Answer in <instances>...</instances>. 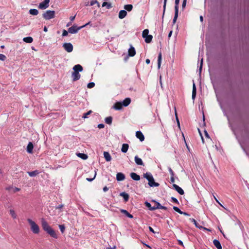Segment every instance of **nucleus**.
<instances>
[{"mask_svg":"<svg viewBox=\"0 0 249 249\" xmlns=\"http://www.w3.org/2000/svg\"><path fill=\"white\" fill-rule=\"evenodd\" d=\"M41 224L43 229L47 232L51 236L57 238V236L55 231L48 225L47 221L44 218L41 219Z\"/></svg>","mask_w":249,"mask_h":249,"instance_id":"obj_1","label":"nucleus"},{"mask_svg":"<svg viewBox=\"0 0 249 249\" xmlns=\"http://www.w3.org/2000/svg\"><path fill=\"white\" fill-rule=\"evenodd\" d=\"M27 221L31 226V229L32 232L35 234H38L39 232L38 226L31 219H28Z\"/></svg>","mask_w":249,"mask_h":249,"instance_id":"obj_2","label":"nucleus"},{"mask_svg":"<svg viewBox=\"0 0 249 249\" xmlns=\"http://www.w3.org/2000/svg\"><path fill=\"white\" fill-rule=\"evenodd\" d=\"M42 17L46 20L52 19L55 17V11L53 10H47L43 14Z\"/></svg>","mask_w":249,"mask_h":249,"instance_id":"obj_3","label":"nucleus"},{"mask_svg":"<svg viewBox=\"0 0 249 249\" xmlns=\"http://www.w3.org/2000/svg\"><path fill=\"white\" fill-rule=\"evenodd\" d=\"M180 0H175V16L173 20V23L175 24L177 21V19L178 15V5Z\"/></svg>","mask_w":249,"mask_h":249,"instance_id":"obj_4","label":"nucleus"},{"mask_svg":"<svg viewBox=\"0 0 249 249\" xmlns=\"http://www.w3.org/2000/svg\"><path fill=\"white\" fill-rule=\"evenodd\" d=\"M153 202H154L155 204L153 206H152V208H151V210H155L156 209H162L166 210L167 209V207L161 205V204L159 202L155 200H153Z\"/></svg>","mask_w":249,"mask_h":249,"instance_id":"obj_5","label":"nucleus"},{"mask_svg":"<svg viewBox=\"0 0 249 249\" xmlns=\"http://www.w3.org/2000/svg\"><path fill=\"white\" fill-rule=\"evenodd\" d=\"M63 47L68 53H71L73 51V45L71 43H64Z\"/></svg>","mask_w":249,"mask_h":249,"instance_id":"obj_6","label":"nucleus"},{"mask_svg":"<svg viewBox=\"0 0 249 249\" xmlns=\"http://www.w3.org/2000/svg\"><path fill=\"white\" fill-rule=\"evenodd\" d=\"M81 29H82L81 26L77 27L76 25H73L68 29V32L71 34H76Z\"/></svg>","mask_w":249,"mask_h":249,"instance_id":"obj_7","label":"nucleus"},{"mask_svg":"<svg viewBox=\"0 0 249 249\" xmlns=\"http://www.w3.org/2000/svg\"><path fill=\"white\" fill-rule=\"evenodd\" d=\"M50 0H44L39 4L38 8L40 9H45L49 6Z\"/></svg>","mask_w":249,"mask_h":249,"instance_id":"obj_8","label":"nucleus"},{"mask_svg":"<svg viewBox=\"0 0 249 249\" xmlns=\"http://www.w3.org/2000/svg\"><path fill=\"white\" fill-rule=\"evenodd\" d=\"M189 220L190 221H191L192 222H193L195 225V226H196V228H199L200 229H203L204 230H207V231H211V230L209 229H207L206 228H204V227H203L202 226H199V224L194 218H190Z\"/></svg>","mask_w":249,"mask_h":249,"instance_id":"obj_9","label":"nucleus"},{"mask_svg":"<svg viewBox=\"0 0 249 249\" xmlns=\"http://www.w3.org/2000/svg\"><path fill=\"white\" fill-rule=\"evenodd\" d=\"M173 188L180 195H183L184 194L183 190L176 184H173Z\"/></svg>","mask_w":249,"mask_h":249,"instance_id":"obj_10","label":"nucleus"},{"mask_svg":"<svg viewBox=\"0 0 249 249\" xmlns=\"http://www.w3.org/2000/svg\"><path fill=\"white\" fill-rule=\"evenodd\" d=\"M71 77L72 78V80L73 81H76L80 78L81 75H80V74H79V72L73 71L72 73Z\"/></svg>","mask_w":249,"mask_h":249,"instance_id":"obj_11","label":"nucleus"},{"mask_svg":"<svg viewBox=\"0 0 249 249\" xmlns=\"http://www.w3.org/2000/svg\"><path fill=\"white\" fill-rule=\"evenodd\" d=\"M136 136L141 142H142L144 140V136L141 131H137L136 132Z\"/></svg>","mask_w":249,"mask_h":249,"instance_id":"obj_12","label":"nucleus"},{"mask_svg":"<svg viewBox=\"0 0 249 249\" xmlns=\"http://www.w3.org/2000/svg\"><path fill=\"white\" fill-rule=\"evenodd\" d=\"M148 184L150 187H158L160 186V184L158 182H156L155 181L154 178L149 180V181L148 183Z\"/></svg>","mask_w":249,"mask_h":249,"instance_id":"obj_13","label":"nucleus"},{"mask_svg":"<svg viewBox=\"0 0 249 249\" xmlns=\"http://www.w3.org/2000/svg\"><path fill=\"white\" fill-rule=\"evenodd\" d=\"M125 179V176L122 173H118L116 175V179L118 181H123Z\"/></svg>","mask_w":249,"mask_h":249,"instance_id":"obj_14","label":"nucleus"},{"mask_svg":"<svg viewBox=\"0 0 249 249\" xmlns=\"http://www.w3.org/2000/svg\"><path fill=\"white\" fill-rule=\"evenodd\" d=\"M72 69L74 71H73L77 72H81V71H83V67H82L81 65H80L79 64H77V65H75L73 67Z\"/></svg>","mask_w":249,"mask_h":249,"instance_id":"obj_15","label":"nucleus"},{"mask_svg":"<svg viewBox=\"0 0 249 249\" xmlns=\"http://www.w3.org/2000/svg\"><path fill=\"white\" fill-rule=\"evenodd\" d=\"M112 108L117 110H121L123 108L122 103L120 102H117L112 107Z\"/></svg>","mask_w":249,"mask_h":249,"instance_id":"obj_16","label":"nucleus"},{"mask_svg":"<svg viewBox=\"0 0 249 249\" xmlns=\"http://www.w3.org/2000/svg\"><path fill=\"white\" fill-rule=\"evenodd\" d=\"M136 163L138 165L144 166V163L142 160L138 156H136L134 158Z\"/></svg>","mask_w":249,"mask_h":249,"instance_id":"obj_17","label":"nucleus"},{"mask_svg":"<svg viewBox=\"0 0 249 249\" xmlns=\"http://www.w3.org/2000/svg\"><path fill=\"white\" fill-rule=\"evenodd\" d=\"M126 15L127 12L124 10H122L119 13L118 17L120 19H123L126 17Z\"/></svg>","mask_w":249,"mask_h":249,"instance_id":"obj_18","label":"nucleus"},{"mask_svg":"<svg viewBox=\"0 0 249 249\" xmlns=\"http://www.w3.org/2000/svg\"><path fill=\"white\" fill-rule=\"evenodd\" d=\"M136 54V51L135 48L131 46L128 50V55L131 57L134 56Z\"/></svg>","mask_w":249,"mask_h":249,"instance_id":"obj_19","label":"nucleus"},{"mask_svg":"<svg viewBox=\"0 0 249 249\" xmlns=\"http://www.w3.org/2000/svg\"><path fill=\"white\" fill-rule=\"evenodd\" d=\"M34 148V145L32 142H29L27 145V151L29 153H33V149Z\"/></svg>","mask_w":249,"mask_h":249,"instance_id":"obj_20","label":"nucleus"},{"mask_svg":"<svg viewBox=\"0 0 249 249\" xmlns=\"http://www.w3.org/2000/svg\"><path fill=\"white\" fill-rule=\"evenodd\" d=\"M131 103V99L130 98H126L122 102V105L125 107H127Z\"/></svg>","mask_w":249,"mask_h":249,"instance_id":"obj_21","label":"nucleus"},{"mask_svg":"<svg viewBox=\"0 0 249 249\" xmlns=\"http://www.w3.org/2000/svg\"><path fill=\"white\" fill-rule=\"evenodd\" d=\"M213 244L217 249H222V246L219 240L217 239L213 240Z\"/></svg>","mask_w":249,"mask_h":249,"instance_id":"obj_22","label":"nucleus"},{"mask_svg":"<svg viewBox=\"0 0 249 249\" xmlns=\"http://www.w3.org/2000/svg\"><path fill=\"white\" fill-rule=\"evenodd\" d=\"M131 178L134 180L138 181L140 179V177L135 173H131L130 174Z\"/></svg>","mask_w":249,"mask_h":249,"instance_id":"obj_23","label":"nucleus"},{"mask_svg":"<svg viewBox=\"0 0 249 249\" xmlns=\"http://www.w3.org/2000/svg\"><path fill=\"white\" fill-rule=\"evenodd\" d=\"M143 177L145 178L148 181V182L150 180L153 178L152 175L149 172H146V173H144L143 174Z\"/></svg>","mask_w":249,"mask_h":249,"instance_id":"obj_24","label":"nucleus"},{"mask_svg":"<svg viewBox=\"0 0 249 249\" xmlns=\"http://www.w3.org/2000/svg\"><path fill=\"white\" fill-rule=\"evenodd\" d=\"M129 147V145L127 143H124L121 148V151L123 153H125L127 151Z\"/></svg>","mask_w":249,"mask_h":249,"instance_id":"obj_25","label":"nucleus"},{"mask_svg":"<svg viewBox=\"0 0 249 249\" xmlns=\"http://www.w3.org/2000/svg\"><path fill=\"white\" fill-rule=\"evenodd\" d=\"M196 87L195 84L194 83L193 85V90H192V98L193 100H194L196 98Z\"/></svg>","mask_w":249,"mask_h":249,"instance_id":"obj_26","label":"nucleus"},{"mask_svg":"<svg viewBox=\"0 0 249 249\" xmlns=\"http://www.w3.org/2000/svg\"><path fill=\"white\" fill-rule=\"evenodd\" d=\"M104 156L107 161H110L111 160V157L108 152L105 151L104 152Z\"/></svg>","mask_w":249,"mask_h":249,"instance_id":"obj_27","label":"nucleus"},{"mask_svg":"<svg viewBox=\"0 0 249 249\" xmlns=\"http://www.w3.org/2000/svg\"><path fill=\"white\" fill-rule=\"evenodd\" d=\"M120 196L123 197L124 201L127 202L129 199V195L125 192H122L120 194Z\"/></svg>","mask_w":249,"mask_h":249,"instance_id":"obj_28","label":"nucleus"},{"mask_svg":"<svg viewBox=\"0 0 249 249\" xmlns=\"http://www.w3.org/2000/svg\"><path fill=\"white\" fill-rule=\"evenodd\" d=\"M121 212L125 214L126 216H127L128 217L130 218H132L133 217V216L130 214V213H129L126 210H124V209H121L120 210Z\"/></svg>","mask_w":249,"mask_h":249,"instance_id":"obj_29","label":"nucleus"},{"mask_svg":"<svg viewBox=\"0 0 249 249\" xmlns=\"http://www.w3.org/2000/svg\"><path fill=\"white\" fill-rule=\"evenodd\" d=\"M24 42L27 43H31L33 41V39L31 36L25 37L23 38Z\"/></svg>","mask_w":249,"mask_h":249,"instance_id":"obj_30","label":"nucleus"},{"mask_svg":"<svg viewBox=\"0 0 249 249\" xmlns=\"http://www.w3.org/2000/svg\"><path fill=\"white\" fill-rule=\"evenodd\" d=\"M124 8L126 11L130 12L133 9V5L132 4H126L124 5Z\"/></svg>","mask_w":249,"mask_h":249,"instance_id":"obj_31","label":"nucleus"},{"mask_svg":"<svg viewBox=\"0 0 249 249\" xmlns=\"http://www.w3.org/2000/svg\"><path fill=\"white\" fill-rule=\"evenodd\" d=\"M162 55L161 53H160L158 55V68L159 69L160 67L161 62Z\"/></svg>","mask_w":249,"mask_h":249,"instance_id":"obj_32","label":"nucleus"},{"mask_svg":"<svg viewBox=\"0 0 249 249\" xmlns=\"http://www.w3.org/2000/svg\"><path fill=\"white\" fill-rule=\"evenodd\" d=\"M29 13L32 15L36 16L38 14V11L36 9H31Z\"/></svg>","mask_w":249,"mask_h":249,"instance_id":"obj_33","label":"nucleus"},{"mask_svg":"<svg viewBox=\"0 0 249 249\" xmlns=\"http://www.w3.org/2000/svg\"><path fill=\"white\" fill-rule=\"evenodd\" d=\"M76 155L79 158H80L83 160H87L88 158V155L84 153H79L77 154Z\"/></svg>","mask_w":249,"mask_h":249,"instance_id":"obj_34","label":"nucleus"},{"mask_svg":"<svg viewBox=\"0 0 249 249\" xmlns=\"http://www.w3.org/2000/svg\"><path fill=\"white\" fill-rule=\"evenodd\" d=\"M153 36L152 35H148L146 37H144L145 39V42L147 43H149L151 42Z\"/></svg>","mask_w":249,"mask_h":249,"instance_id":"obj_35","label":"nucleus"},{"mask_svg":"<svg viewBox=\"0 0 249 249\" xmlns=\"http://www.w3.org/2000/svg\"><path fill=\"white\" fill-rule=\"evenodd\" d=\"M27 173L30 177H35L39 174L37 170H35L32 172H28Z\"/></svg>","mask_w":249,"mask_h":249,"instance_id":"obj_36","label":"nucleus"},{"mask_svg":"<svg viewBox=\"0 0 249 249\" xmlns=\"http://www.w3.org/2000/svg\"><path fill=\"white\" fill-rule=\"evenodd\" d=\"M105 121L106 123H107V124H111L112 121V118L111 116L107 117L105 118Z\"/></svg>","mask_w":249,"mask_h":249,"instance_id":"obj_37","label":"nucleus"},{"mask_svg":"<svg viewBox=\"0 0 249 249\" xmlns=\"http://www.w3.org/2000/svg\"><path fill=\"white\" fill-rule=\"evenodd\" d=\"M106 6L107 9H110L112 7V4L107 2H104L102 4V7Z\"/></svg>","mask_w":249,"mask_h":249,"instance_id":"obj_38","label":"nucleus"},{"mask_svg":"<svg viewBox=\"0 0 249 249\" xmlns=\"http://www.w3.org/2000/svg\"><path fill=\"white\" fill-rule=\"evenodd\" d=\"M9 213H10V214H11V215L12 216V217L14 219H16L17 218V215L15 213V211L13 210H12V209L10 210Z\"/></svg>","mask_w":249,"mask_h":249,"instance_id":"obj_39","label":"nucleus"},{"mask_svg":"<svg viewBox=\"0 0 249 249\" xmlns=\"http://www.w3.org/2000/svg\"><path fill=\"white\" fill-rule=\"evenodd\" d=\"M149 30L148 29H144L142 33V37L144 38L148 35Z\"/></svg>","mask_w":249,"mask_h":249,"instance_id":"obj_40","label":"nucleus"},{"mask_svg":"<svg viewBox=\"0 0 249 249\" xmlns=\"http://www.w3.org/2000/svg\"><path fill=\"white\" fill-rule=\"evenodd\" d=\"M96 171L95 170L94 171V176H93V177L92 178H86V180L88 181H92V180H93L94 179V178H95L96 177Z\"/></svg>","mask_w":249,"mask_h":249,"instance_id":"obj_41","label":"nucleus"},{"mask_svg":"<svg viewBox=\"0 0 249 249\" xmlns=\"http://www.w3.org/2000/svg\"><path fill=\"white\" fill-rule=\"evenodd\" d=\"M97 3L98 4V6L99 7L100 6V4L96 0H93L92 1H90V5L91 6H93L95 4Z\"/></svg>","mask_w":249,"mask_h":249,"instance_id":"obj_42","label":"nucleus"},{"mask_svg":"<svg viewBox=\"0 0 249 249\" xmlns=\"http://www.w3.org/2000/svg\"><path fill=\"white\" fill-rule=\"evenodd\" d=\"M95 86V83L94 82H90L88 84L87 87L89 89L93 88Z\"/></svg>","mask_w":249,"mask_h":249,"instance_id":"obj_43","label":"nucleus"},{"mask_svg":"<svg viewBox=\"0 0 249 249\" xmlns=\"http://www.w3.org/2000/svg\"><path fill=\"white\" fill-rule=\"evenodd\" d=\"M167 0H164L163 11V15H162V18H163L164 15V13H165V11Z\"/></svg>","mask_w":249,"mask_h":249,"instance_id":"obj_44","label":"nucleus"},{"mask_svg":"<svg viewBox=\"0 0 249 249\" xmlns=\"http://www.w3.org/2000/svg\"><path fill=\"white\" fill-rule=\"evenodd\" d=\"M59 228L60 229V231L62 233H63L65 231V227L64 225H60L59 226Z\"/></svg>","mask_w":249,"mask_h":249,"instance_id":"obj_45","label":"nucleus"},{"mask_svg":"<svg viewBox=\"0 0 249 249\" xmlns=\"http://www.w3.org/2000/svg\"><path fill=\"white\" fill-rule=\"evenodd\" d=\"M173 209L177 212L178 213H179L181 214L182 212L178 207L177 206H174Z\"/></svg>","mask_w":249,"mask_h":249,"instance_id":"obj_46","label":"nucleus"},{"mask_svg":"<svg viewBox=\"0 0 249 249\" xmlns=\"http://www.w3.org/2000/svg\"><path fill=\"white\" fill-rule=\"evenodd\" d=\"M203 62V58H201V61H200V66H199V71L200 74L201 72L202 69Z\"/></svg>","mask_w":249,"mask_h":249,"instance_id":"obj_47","label":"nucleus"},{"mask_svg":"<svg viewBox=\"0 0 249 249\" xmlns=\"http://www.w3.org/2000/svg\"><path fill=\"white\" fill-rule=\"evenodd\" d=\"M92 112V111L91 110H89V111H88L87 113H84L83 115V118H87V116L90 114V113Z\"/></svg>","mask_w":249,"mask_h":249,"instance_id":"obj_48","label":"nucleus"},{"mask_svg":"<svg viewBox=\"0 0 249 249\" xmlns=\"http://www.w3.org/2000/svg\"><path fill=\"white\" fill-rule=\"evenodd\" d=\"M145 205L147 208H148L149 210H150L151 211H153L151 209V208H152V207L151 206V205L149 202H148L147 201L145 202Z\"/></svg>","mask_w":249,"mask_h":249,"instance_id":"obj_49","label":"nucleus"},{"mask_svg":"<svg viewBox=\"0 0 249 249\" xmlns=\"http://www.w3.org/2000/svg\"><path fill=\"white\" fill-rule=\"evenodd\" d=\"M6 56L3 54L0 53V60L1 61H4L6 59Z\"/></svg>","mask_w":249,"mask_h":249,"instance_id":"obj_50","label":"nucleus"},{"mask_svg":"<svg viewBox=\"0 0 249 249\" xmlns=\"http://www.w3.org/2000/svg\"><path fill=\"white\" fill-rule=\"evenodd\" d=\"M168 169L169 172L171 177L174 176V175H175L173 171L172 170V169H171V168L170 167H168Z\"/></svg>","mask_w":249,"mask_h":249,"instance_id":"obj_51","label":"nucleus"},{"mask_svg":"<svg viewBox=\"0 0 249 249\" xmlns=\"http://www.w3.org/2000/svg\"><path fill=\"white\" fill-rule=\"evenodd\" d=\"M171 199L174 203H176V204H179L178 201L176 198H175L174 197H172Z\"/></svg>","mask_w":249,"mask_h":249,"instance_id":"obj_52","label":"nucleus"},{"mask_svg":"<svg viewBox=\"0 0 249 249\" xmlns=\"http://www.w3.org/2000/svg\"><path fill=\"white\" fill-rule=\"evenodd\" d=\"M68 32H69L67 31L66 30H64L63 31L62 36H67L68 35Z\"/></svg>","mask_w":249,"mask_h":249,"instance_id":"obj_53","label":"nucleus"},{"mask_svg":"<svg viewBox=\"0 0 249 249\" xmlns=\"http://www.w3.org/2000/svg\"><path fill=\"white\" fill-rule=\"evenodd\" d=\"M187 0H183L182 4V7L183 9L186 5Z\"/></svg>","mask_w":249,"mask_h":249,"instance_id":"obj_54","label":"nucleus"},{"mask_svg":"<svg viewBox=\"0 0 249 249\" xmlns=\"http://www.w3.org/2000/svg\"><path fill=\"white\" fill-rule=\"evenodd\" d=\"M105 127V125L103 124H100L98 125V127L100 129L103 128Z\"/></svg>","mask_w":249,"mask_h":249,"instance_id":"obj_55","label":"nucleus"},{"mask_svg":"<svg viewBox=\"0 0 249 249\" xmlns=\"http://www.w3.org/2000/svg\"><path fill=\"white\" fill-rule=\"evenodd\" d=\"M64 207V205L63 204L59 205L57 206H56L55 209H61Z\"/></svg>","mask_w":249,"mask_h":249,"instance_id":"obj_56","label":"nucleus"},{"mask_svg":"<svg viewBox=\"0 0 249 249\" xmlns=\"http://www.w3.org/2000/svg\"><path fill=\"white\" fill-rule=\"evenodd\" d=\"M176 120H177V123H178V125L179 127L180 126V124H179V120L178 119V117L177 116V115L176 113Z\"/></svg>","mask_w":249,"mask_h":249,"instance_id":"obj_57","label":"nucleus"},{"mask_svg":"<svg viewBox=\"0 0 249 249\" xmlns=\"http://www.w3.org/2000/svg\"><path fill=\"white\" fill-rule=\"evenodd\" d=\"M170 180L172 183H174L175 182L174 176L171 177Z\"/></svg>","mask_w":249,"mask_h":249,"instance_id":"obj_58","label":"nucleus"},{"mask_svg":"<svg viewBox=\"0 0 249 249\" xmlns=\"http://www.w3.org/2000/svg\"><path fill=\"white\" fill-rule=\"evenodd\" d=\"M90 23V22L89 21V22L87 23L85 25L81 26V28H83L87 26V25H89Z\"/></svg>","mask_w":249,"mask_h":249,"instance_id":"obj_59","label":"nucleus"},{"mask_svg":"<svg viewBox=\"0 0 249 249\" xmlns=\"http://www.w3.org/2000/svg\"><path fill=\"white\" fill-rule=\"evenodd\" d=\"M148 229H149V230L151 232H153V233H155V231H154L153 229L151 227H148Z\"/></svg>","mask_w":249,"mask_h":249,"instance_id":"obj_60","label":"nucleus"},{"mask_svg":"<svg viewBox=\"0 0 249 249\" xmlns=\"http://www.w3.org/2000/svg\"><path fill=\"white\" fill-rule=\"evenodd\" d=\"M75 15L74 16H71L70 17V19L71 20V21H72L74 20V19H75Z\"/></svg>","mask_w":249,"mask_h":249,"instance_id":"obj_61","label":"nucleus"},{"mask_svg":"<svg viewBox=\"0 0 249 249\" xmlns=\"http://www.w3.org/2000/svg\"><path fill=\"white\" fill-rule=\"evenodd\" d=\"M181 214H183L185 216H190L189 214H188V213H187L186 212H182Z\"/></svg>","mask_w":249,"mask_h":249,"instance_id":"obj_62","label":"nucleus"},{"mask_svg":"<svg viewBox=\"0 0 249 249\" xmlns=\"http://www.w3.org/2000/svg\"><path fill=\"white\" fill-rule=\"evenodd\" d=\"M108 190V188H107V186H105L103 188V191L106 192Z\"/></svg>","mask_w":249,"mask_h":249,"instance_id":"obj_63","label":"nucleus"},{"mask_svg":"<svg viewBox=\"0 0 249 249\" xmlns=\"http://www.w3.org/2000/svg\"><path fill=\"white\" fill-rule=\"evenodd\" d=\"M107 249H116V247L114 246L112 248H107Z\"/></svg>","mask_w":249,"mask_h":249,"instance_id":"obj_64","label":"nucleus"}]
</instances>
